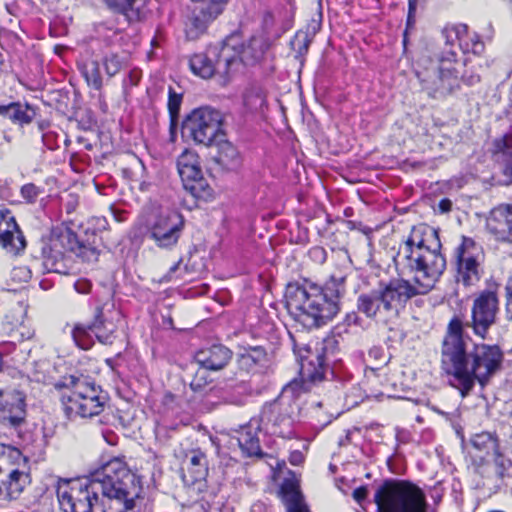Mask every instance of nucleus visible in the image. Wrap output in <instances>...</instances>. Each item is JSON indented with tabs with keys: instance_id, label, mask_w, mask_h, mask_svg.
<instances>
[{
	"instance_id": "nucleus-1",
	"label": "nucleus",
	"mask_w": 512,
	"mask_h": 512,
	"mask_svg": "<svg viewBox=\"0 0 512 512\" xmlns=\"http://www.w3.org/2000/svg\"><path fill=\"white\" fill-rule=\"evenodd\" d=\"M462 334V321L453 318L442 341L441 369L465 397L476 382L484 387L501 372L504 352L499 345L487 343H475L469 349Z\"/></svg>"
},
{
	"instance_id": "nucleus-2",
	"label": "nucleus",
	"mask_w": 512,
	"mask_h": 512,
	"mask_svg": "<svg viewBox=\"0 0 512 512\" xmlns=\"http://www.w3.org/2000/svg\"><path fill=\"white\" fill-rule=\"evenodd\" d=\"M440 247L436 231L425 225L413 226L400 243L394 260L402 273L411 277L413 297L427 294L443 274L446 260Z\"/></svg>"
},
{
	"instance_id": "nucleus-3",
	"label": "nucleus",
	"mask_w": 512,
	"mask_h": 512,
	"mask_svg": "<svg viewBox=\"0 0 512 512\" xmlns=\"http://www.w3.org/2000/svg\"><path fill=\"white\" fill-rule=\"evenodd\" d=\"M344 280V276H331L324 287L307 281L289 283L285 290L288 313L307 329L325 325L340 310Z\"/></svg>"
},
{
	"instance_id": "nucleus-4",
	"label": "nucleus",
	"mask_w": 512,
	"mask_h": 512,
	"mask_svg": "<svg viewBox=\"0 0 512 512\" xmlns=\"http://www.w3.org/2000/svg\"><path fill=\"white\" fill-rule=\"evenodd\" d=\"M102 499L100 512H135L136 501L142 497L140 478L119 458L103 464L91 474Z\"/></svg>"
},
{
	"instance_id": "nucleus-5",
	"label": "nucleus",
	"mask_w": 512,
	"mask_h": 512,
	"mask_svg": "<svg viewBox=\"0 0 512 512\" xmlns=\"http://www.w3.org/2000/svg\"><path fill=\"white\" fill-rule=\"evenodd\" d=\"M412 292L410 280L399 278L380 283L377 288L358 296L357 309L369 319L388 324L398 317L400 310L413 297Z\"/></svg>"
},
{
	"instance_id": "nucleus-6",
	"label": "nucleus",
	"mask_w": 512,
	"mask_h": 512,
	"mask_svg": "<svg viewBox=\"0 0 512 512\" xmlns=\"http://www.w3.org/2000/svg\"><path fill=\"white\" fill-rule=\"evenodd\" d=\"M67 252L75 254L86 262L98 259V250L80 241L69 228L53 231L49 238L41 242L43 266L48 272L66 273L65 256Z\"/></svg>"
},
{
	"instance_id": "nucleus-7",
	"label": "nucleus",
	"mask_w": 512,
	"mask_h": 512,
	"mask_svg": "<svg viewBox=\"0 0 512 512\" xmlns=\"http://www.w3.org/2000/svg\"><path fill=\"white\" fill-rule=\"evenodd\" d=\"M56 387L70 389V394L62 396L64 411L70 419L92 418L104 410V398L100 389L91 383L87 377L68 375Z\"/></svg>"
},
{
	"instance_id": "nucleus-8",
	"label": "nucleus",
	"mask_w": 512,
	"mask_h": 512,
	"mask_svg": "<svg viewBox=\"0 0 512 512\" xmlns=\"http://www.w3.org/2000/svg\"><path fill=\"white\" fill-rule=\"evenodd\" d=\"M377 512H426V496L415 484L396 479L385 480L376 490Z\"/></svg>"
},
{
	"instance_id": "nucleus-9",
	"label": "nucleus",
	"mask_w": 512,
	"mask_h": 512,
	"mask_svg": "<svg viewBox=\"0 0 512 512\" xmlns=\"http://www.w3.org/2000/svg\"><path fill=\"white\" fill-rule=\"evenodd\" d=\"M457 54L452 50L441 53L430 66L417 73L422 88L432 98H443L459 88L460 63L456 60Z\"/></svg>"
},
{
	"instance_id": "nucleus-10",
	"label": "nucleus",
	"mask_w": 512,
	"mask_h": 512,
	"mask_svg": "<svg viewBox=\"0 0 512 512\" xmlns=\"http://www.w3.org/2000/svg\"><path fill=\"white\" fill-rule=\"evenodd\" d=\"M296 384L285 386L280 395L266 403L261 412V422L270 433L280 437H290L299 406L294 397Z\"/></svg>"
},
{
	"instance_id": "nucleus-11",
	"label": "nucleus",
	"mask_w": 512,
	"mask_h": 512,
	"mask_svg": "<svg viewBox=\"0 0 512 512\" xmlns=\"http://www.w3.org/2000/svg\"><path fill=\"white\" fill-rule=\"evenodd\" d=\"M222 113L209 106L192 110L182 122V136L196 144L211 146L224 137Z\"/></svg>"
},
{
	"instance_id": "nucleus-12",
	"label": "nucleus",
	"mask_w": 512,
	"mask_h": 512,
	"mask_svg": "<svg viewBox=\"0 0 512 512\" xmlns=\"http://www.w3.org/2000/svg\"><path fill=\"white\" fill-rule=\"evenodd\" d=\"M26 459L21 451L9 445L0 444V499H17L28 483L23 471Z\"/></svg>"
},
{
	"instance_id": "nucleus-13",
	"label": "nucleus",
	"mask_w": 512,
	"mask_h": 512,
	"mask_svg": "<svg viewBox=\"0 0 512 512\" xmlns=\"http://www.w3.org/2000/svg\"><path fill=\"white\" fill-rule=\"evenodd\" d=\"M235 55L234 40L226 39L221 44L209 46L204 53L191 56L189 67L195 75L203 79H209L216 74L225 77L235 63Z\"/></svg>"
},
{
	"instance_id": "nucleus-14",
	"label": "nucleus",
	"mask_w": 512,
	"mask_h": 512,
	"mask_svg": "<svg viewBox=\"0 0 512 512\" xmlns=\"http://www.w3.org/2000/svg\"><path fill=\"white\" fill-rule=\"evenodd\" d=\"M456 281L464 286L476 285L484 273L485 255L481 245L473 239L463 237L454 252Z\"/></svg>"
},
{
	"instance_id": "nucleus-15",
	"label": "nucleus",
	"mask_w": 512,
	"mask_h": 512,
	"mask_svg": "<svg viewBox=\"0 0 512 512\" xmlns=\"http://www.w3.org/2000/svg\"><path fill=\"white\" fill-rule=\"evenodd\" d=\"M177 170L184 189L195 199L207 201L212 197L213 190L203 177L198 165L197 156L189 151L182 153L177 160Z\"/></svg>"
},
{
	"instance_id": "nucleus-16",
	"label": "nucleus",
	"mask_w": 512,
	"mask_h": 512,
	"mask_svg": "<svg viewBox=\"0 0 512 512\" xmlns=\"http://www.w3.org/2000/svg\"><path fill=\"white\" fill-rule=\"evenodd\" d=\"M498 310L499 301L496 292L482 291L473 301L471 320L466 323V326L471 328L476 336L485 339L496 322Z\"/></svg>"
},
{
	"instance_id": "nucleus-17",
	"label": "nucleus",
	"mask_w": 512,
	"mask_h": 512,
	"mask_svg": "<svg viewBox=\"0 0 512 512\" xmlns=\"http://www.w3.org/2000/svg\"><path fill=\"white\" fill-rule=\"evenodd\" d=\"M184 228L183 216L170 211L160 213L149 228L150 238L161 249H172L180 239Z\"/></svg>"
},
{
	"instance_id": "nucleus-18",
	"label": "nucleus",
	"mask_w": 512,
	"mask_h": 512,
	"mask_svg": "<svg viewBox=\"0 0 512 512\" xmlns=\"http://www.w3.org/2000/svg\"><path fill=\"white\" fill-rule=\"evenodd\" d=\"M26 402L22 392L0 390V424L6 428L17 429L26 419Z\"/></svg>"
},
{
	"instance_id": "nucleus-19",
	"label": "nucleus",
	"mask_w": 512,
	"mask_h": 512,
	"mask_svg": "<svg viewBox=\"0 0 512 512\" xmlns=\"http://www.w3.org/2000/svg\"><path fill=\"white\" fill-rule=\"evenodd\" d=\"M182 480L184 484L197 494L206 491L208 475V461L206 455L200 450H193L186 455L183 462Z\"/></svg>"
},
{
	"instance_id": "nucleus-20",
	"label": "nucleus",
	"mask_w": 512,
	"mask_h": 512,
	"mask_svg": "<svg viewBox=\"0 0 512 512\" xmlns=\"http://www.w3.org/2000/svg\"><path fill=\"white\" fill-rule=\"evenodd\" d=\"M108 326L103 319V309L97 307L94 322L88 327L77 325L73 330V338L77 345L85 350L90 347V342L87 339L90 332L95 335L100 343L110 345L113 343L115 335L113 324L109 323Z\"/></svg>"
},
{
	"instance_id": "nucleus-21",
	"label": "nucleus",
	"mask_w": 512,
	"mask_h": 512,
	"mask_svg": "<svg viewBox=\"0 0 512 512\" xmlns=\"http://www.w3.org/2000/svg\"><path fill=\"white\" fill-rule=\"evenodd\" d=\"M472 448L475 450L474 457H479V461L473 460L472 466L474 472L485 476L489 474L491 465L485 461V456H494L499 451V441L495 434L490 432H481L473 435L470 439ZM489 477V475H487Z\"/></svg>"
},
{
	"instance_id": "nucleus-22",
	"label": "nucleus",
	"mask_w": 512,
	"mask_h": 512,
	"mask_svg": "<svg viewBox=\"0 0 512 512\" xmlns=\"http://www.w3.org/2000/svg\"><path fill=\"white\" fill-rule=\"evenodd\" d=\"M0 245L13 254L19 253L26 246L14 216L7 209H0Z\"/></svg>"
},
{
	"instance_id": "nucleus-23",
	"label": "nucleus",
	"mask_w": 512,
	"mask_h": 512,
	"mask_svg": "<svg viewBox=\"0 0 512 512\" xmlns=\"http://www.w3.org/2000/svg\"><path fill=\"white\" fill-rule=\"evenodd\" d=\"M223 10L218 6L212 7L200 3L196 6L185 24V33L188 40H196L203 35L208 25L213 22Z\"/></svg>"
},
{
	"instance_id": "nucleus-24",
	"label": "nucleus",
	"mask_w": 512,
	"mask_h": 512,
	"mask_svg": "<svg viewBox=\"0 0 512 512\" xmlns=\"http://www.w3.org/2000/svg\"><path fill=\"white\" fill-rule=\"evenodd\" d=\"M486 228L497 240L512 242V206L501 204L493 208L486 219Z\"/></svg>"
},
{
	"instance_id": "nucleus-25",
	"label": "nucleus",
	"mask_w": 512,
	"mask_h": 512,
	"mask_svg": "<svg viewBox=\"0 0 512 512\" xmlns=\"http://www.w3.org/2000/svg\"><path fill=\"white\" fill-rule=\"evenodd\" d=\"M235 43V61L240 60L245 65H254L259 62L270 46L268 38L262 34L252 36L246 43L238 48V39L229 37Z\"/></svg>"
},
{
	"instance_id": "nucleus-26",
	"label": "nucleus",
	"mask_w": 512,
	"mask_h": 512,
	"mask_svg": "<svg viewBox=\"0 0 512 512\" xmlns=\"http://www.w3.org/2000/svg\"><path fill=\"white\" fill-rule=\"evenodd\" d=\"M232 351L222 344H215L199 350L195 354V363L209 371L223 369L231 360Z\"/></svg>"
},
{
	"instance_id": "nucleus-27",
	"label": "nucleus",
	"mask_w": 512,
	"mask_h": 512,
	"mask_svg": "<svg viewBox=\"0 0 512 512\" xmlns=\"http://www.w3.org/2000/svg\"><path fill=\"white\" fill-rule=\"evenodd\" d=\"M279 496L286 506V512H309L300 491L299 481L294 475L284 478L280 485Z\"/></svg>"
},
{
	"instance_id": "nucleus-28",
	"label": "nucleus",
	"mask_w": 512,
	"mask_h": 512,
	"mask_svg": "<svg viewBox=\"0 0 512 512\" xmlns=\"http://www.w3.org/2000/svg\"><path fill=\"white\" fill-rule=\"evenodd\" d=\"M82 479H60L57 484V499L63 512H76Z\"/></svg>"
},
{
	"instance_id": "nucleus-29",
	"label": "nucleus",
	"mask_w": 512,
	"mask_h": 512,
	"mask_svg": "<svg viewBox=\"0 0 512 512\" xmlns=\"http://www.w3.org/2000/svg\"><path fill=\"white\" fill-rule=\"evenodd\" d=\"M493 155L501 167L506 183H512V131L493 141Z\"/></svg>"
},
{
	"instance_id": "nucleus-30",
	"label": "nucleus",
	"mask_w": 512,
	"mask_h": 512,
	"mask_svg": "<svg viewBox=\"0 0 512 512\" xmlns=\"http://www.w3.org/2000/svg\"><path fill=\"white\" fill-rule=\"evenodd\" d=\"M83 487H81L76 512H100L97 507L102 506V499L95 489V483L90 478H82Z\"/></svg>"
},
{
	"instance_id": "nucleus-31",
	"label": "nucleus",
	"mask_w": 512,
	"mask_h": 512,
	"mask_svg": "<svg viewBox=\"0 0 512 512\" xmlns=\"http://www.w3.org/2000/svg\"><path fill=\"white\" fill-rule=\"evenodd\" d=\"M109 9L120 13L129 22L139 21L143 16L144 0H104Z\"/></svg>"
},
{
	"instance_id": "nucleus-32",
	"label": "nucleus",
	"mask_w": 512,
	"mask_h": 512,
	"mask_svg": "<svg viewBox=\"0 0 512 512\" xmlns=\"http://www.w3.org/2000/svg\"><path fill=\"white\" fill-rule=\"evenodd\" d=\"M488 475L489 477H487V474L482 477L491 481L494 487H500L506 478L512 477V458L498 451L497 454L494 455V464L491 465Z\"/></svg>"
},
{
	"instance_id": "nucleus-33",
	"label": "nucleus",
	"mask_w": 512,
	"mask_h": 512,
	"mask_svg": "<svg viewBox=\"0 0 512 512\" xmlns=\"http://www.w3.org/2000/svg\"><path fill=\"white\" fill-rule=\"evenodd\" d=\"M4 109L2 116L8 117L15 123L29 124L36 116L35 109L29 104L10 103L8 105H0Z\"/></svg>"
},
{
	"instance_id": "nucleus-34",
	"label": "nucleus",
	"mask_w": 512,
	"mask_h": 512,
	"mask_svg": "<svg viewBox=\"0 0 512 512\" xmlns=\"http://www.w3.org/2000/svg\"><path fill=\"white\" fill-rule=\"evenodd\" d=\"M237 442L243 454L246 456L253 457L262 455L256 429L251 426L241 428L238 432Z\"/></svg>"
},
{
	"instance_id": "nucleus-35",
	"label": "nucleus",
	"mask_w": 512,
	"mask_h": 512,
	"mask_svg": "<svg viewBox=\"0 0 512 512\" xmlns=\"http://www.w3.org/2000/svg\"><path fill=\"white\" fill-rule=\"evenodd\" d=\"M219 146L217 161L227 170L236 169L240 164V157L237 149L228 141L218 139L214 142Z\"/></svg>"
},
{
	"instance_id": "nucleus-36",
	"label": "nucleus",
	"mask_w": 512,
	"mask_h": 512,
	"mask_svg": "<svg viewBox=\"0 0 512 512\" xmlns=\"http://www.w3.org/2000/svg\"><path fill=\"white\" fill-rule=\"evenodd\" d=\"M314 358L301 363V376L304 381L316 383L323 379L324 356L318 353Z\"/></svg>"
},
{
	"instance_id": "nucleus-37",
	"label": "nucleus",
	"mask_w": 512,
	"mask_h": 512,
	"mask_svg": "<svg viewBox=\"0 0 512 512\" xmlns=\"http://www.w3.org/2000/svg\"><path fill=\"white\" fill-rule=\"evenodd\" d=\"M79 69L85 78L88 86L99 91L103 87V79L100 73V66L97 60L89 59L79 63Z\"/></svg>"
},
{
	"instance_id": "nucleus-38",
	"label": "nucleus",
	"mask_w": 512,
	"mask_h": 512,
	"mask_svg": "<svg viewBox=\"0 0 512 512\" xmlns=\"http://www.w3.org/2000/svg\"><path fill=\"white\" fill-rule=\"evenodd\" d=\"M266 351L260 347H253L246 353L241 354L238 363L241 369L252 371L256 365L263 364L266 361Z\"/></svg>"
},
{
	"instance_id": "nucleus-39",
	"label": "nucleus",
	"mask_w": 512,
	"mask_h": 512,
	"mask_svg": "<svg viewBox=\"0 0 512 512\" xmlns=\"http://www.w3.org/2000/svg\"><path fill=\"white\" fill-rule=\"evenodd\" d=\"M182 102L181 94H177L173 91L172 88L169 89V99H168V110L170 114V132L172 138L174 137V131L176 129V122L180 111V106Z\"/></svg>"
},
{
	"instance_id": "nucleus-40",
	"label": "nucleus",
	"mask_w": 512,
	"mask_h": 512,
	"mask_svg": "<svg viewBox=\"0 0 512 512\" xmlns=\"http://www.w3.org/2000/svg\"><path fill=\"white\" fill-rule=\"evenodd\" d=\"M102 62L108 77L115 76L125 66V59L113 52L106 54Z\"/></svg>"
},
{
	"instance_id": "nucleus-41",
	"label": "nucleus",
	"mask_w": 512,
	"mask_h": 512,
	"mask_svg": "<svg viewBox=\"0 0 512 512\" xmlns=\"http://www.w3.org/2000/svg\"><path fill=\"white\" fill-rule=\"evenodd\" d=\"M311 38L307 32L298 31L294 38L291 40L290 45L293 51L298 55H304L309 48Z\"/></svg>"
},
{
	"instance_id": "nucleus-42",
	"label": "nucleus",
	"mask_w": 512,
	"mask_h": 512,
	"mask_svg": "<svg viewBox=\"0 0 512 512\" xmlns=\"http://www.w3.org/2000/svg\"><path fill=\"white\" fill-rule=\"evenodd\" d=\"M42 192L43 189L33 183L25 184L21 188V196L28 203H34Z\"/></svg>"
},
{
	"instance_id": "nucleus-43",
	"label": "nucleus",
	"mask_w": 512,
	"mask_h": 512,
	"mask_svg": "<svg viewBox=\"0 0 512 512\" xmlns=\"http://www.w3.org/2000/svg\"><path fill=\"white\" fill-rule=\"evenodd\" d=\"M208 370L209 369H206L202 366L198 367V369L196 370L195 375L190 383V386L193 390H199L208 383V379H207V371Z\"/></svg>"
},
{
	"instance_id": "nucleus-44",
	"label": "nucleus",
	"mask_w": 512,
	"mask_h": 512,
	"mask_svg": "<svg viewBox=\"0 0 512 512\" xmlns=\"http://www.w3.org/2000/svg\"><path fill=\"white\" fill-rule=\"evenodd\" d=\"M506 312L508 318L512 321V275L509 277L506 285Z\"/></svg>"
},
{
	"instance_id": "nucleus-45",
	"label": "nucleus",
	"mask_w": 512,
	"mask_h": 512,
	"mask_svg": "<svg viewBox=\"0 0 512 512\" xmlns=\"http://www.w3.org/2000/svg\"><path fill=\"white\" fill-rule=\"evenodd\" d=\"M92 284L87 279H79L74 283L75 290L80 294H87L90 292Z\"/></svg>"
},
{
	"instance_id": "nucleus-46",
	"label": "nucleus",
	"mask_w": 512,
	"mask_h": 512,
	"mask_svg": "<svg viewBox=\"0 0 512 512\" xmlns=\"http://www.w3.org/2000/svg\"><path fill=\"white\" fill-rule=\"evenodd\" d=\"M471 51L476 55H480L484 51V43L479 39L477 35L471 38Z\"/></svg>"
},
{
	"instance_id": "nucleus-47",
	"label": "nucleus",
	"mask_w": 512,
	"mask_h": 512,
	"mask_svg": "<svg viewBox=\"0 0 512 512\" xmlns=\"http://www.w3.org/2000/svg\"><path fill=\"white\" fill-rule=\"evenodd\" d=\"M368 495V489L366 486H360L353 491V498L357 503H361L366 499Z\"/></svg>"
},
{
	"instance_id": "nucleus-48",
	"label": "nucleus",
	"mask_w": 512,
	"mask_h": 512,
	"mask_svg": "<svg viewBox=\"0 0 512 512\" xmlns=\"http://www.w3.org/2000/svg\"><path fill=\"white\" fill-rule=\"evenodd\" d=\"M193 2H200L202 4H206L212 7L218 6L219 9L224 10V7L227 4V0H192Z\"/></svg>"
},
{
	"instance_id": "nucleus-49",
	"label": "nucleus",
	"mask_w": 512,
	"mask_h": 512,
	"mask_svg": "<svg viewBox=\"0 0 512 512\" xmlns=\"http://www.w3.org/2000/svg\"><path fill=\"white\" fill-rule=\"evenodd\" d=\"M249 512H272L271 507L261 501L252 504Z\"/></svg>"
},
{
	"instance_id": "nucleus-50",
	"label": "nucleus",
	"mask_w": 512,
	"mask_h": 512,
	"mask_svg": "<svg viewBox=\"0 0 512 512\" xmlns=\"http://www.w3.org/2000/svg\"><path fill=\"white\" fill-rule=\"evenodd\" d=\"M463 81L467 84V85H475L477 83L480 82V76L477 75V74H471L470 76H467V75H464L463 76Z\"/></svg>"
},
{
	"instance_id": "nucleus-51",
	"label": "nucleus",
	"mask_w": 512,
	"mask_h": 512,
	"mask_svg": "<svg viewBox=\"0 0 512 512\" xmlns=\"http://www.w3.org/2000/svg\"><path fill=\"white\" fill-rule=\"evenodd\" d=\"M439 210L442 212V213H447L451 210L452 208V202L449 200V199H442L440 202H439Z\"/></svg>"
},
{
	"instance_id": "nucleus-52",
	"label": "nucleus",
	"mask_w": 512,
	"mask_h": 512,
	"mask_svg": "<svg viewBox=\"0 0 512 512\" xmlns=\"http://www.w3.org/2000/svg\"><path fill=\"white\" fill-rule=\"evenodd\" d=\"M303 461V455L301 454V452L299 451H294L291 453L290 455V462L293 464V465H299L301 464Z\"/></svg>"
},
{
	"instance_id": "nucleus-53",
	"label": "nucleus",
	"mask_w": 512,
	"mask_h": 512,
	"mask_svg": "<svg viewBox=\"0 0 512 512\" xmlns=\"http://www.w3.org/2000/svg\"><path fill=\"white\" fill-rule=\"evenodd\" d=\"M180 262H177L176 264H174L168 271L167 275L164 276V281L168 282V281H171L172 280V274L177 271V269L179 268V265H180Z\"/></svg>"
},
{
	"instance_id": "nucleus-54",
	"label": "nucleus",
	"mask_w": 512,
	"mask_h": 512,
	"mask_svg": "<svg viewBox=\"0 0 512 512\" xmlns=\"http://www.w3.org/2000/svg\"><path fill=\"white\" fill-rule=\"evenodd\" d=\"M18 272H19V273H21V274H24V276H25L26 278H29V277H30V276H29V271H28V270H26L25 268H18V269H15V270H14V273H15V274H17Z\"/></svg>"
},
{
	"instance_id": "nucleus-55",
	"label": "nucleus",
	"mask_w": 512,
	"mask_h": 512,
	"mask_svg": "<svg viewBox=\"0 0 512 512\" xmlns=\"http://www.w3.org/2000/svg\"><path fill=\"white\" fill-rule=\"evenodd\" d=\"M356 319H357V315H356V314H352V315H348V316H347V320H348L349 322H351V321H355Z\"/></svg>"
},
{
	"instance_id": "nucleus-56",
	"label": "nucleus",
	"mask_w": 512,
	"mask_h": 512,
	"mask_svg": "<svg viewBox=\"0 0 512 512\" xmlns=\"http://www.w3.org/2000/svg\"><path fill=\"white\" fill-rule=\"evenodd\" d=\"M45 137H46V136H45L44 134L41 136V139H42V141H43V142H44V140H45Z\"/></svg>"
},
{
	"instance_id": "nucleus-57",
	"label": "nucleus",
	"mask_w": 512,
	"mask_h": 512,
	"mask_svg": "<svg viewBox=\"0 0 512 512\" xmlns=\"http://www.w3.org/2000/svg\"><path fill=\"white\" fill-rule=\"evenodd\" d=\"M2 111H4V109L0 107V116H2Z\"/></svg>"
}]
</instances>
